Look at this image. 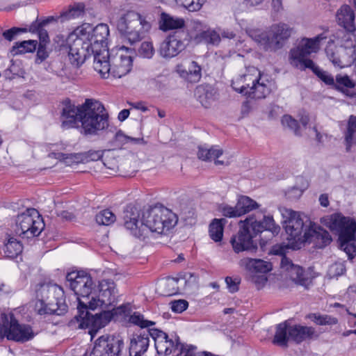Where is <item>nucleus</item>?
I'll return each instance as SVG.
<instances>
[{"label":"nucleus","mask_w":356,"mask_h":356,"mask_svg":"<svg viewBox=\"0 0 356 356\" xmlns=\"http://www.w3.org/2000/svg\"><path fill=\"white\" fill-rule=\"evenodd\" d=\"M143 333H148V338L152 337L156 343V339H165L167 334L161 330L157 329H150L143 331Z\"/></svg>","instance_id":"13d9d810"},{"label":"nucleus","mask_w":356,"mask_h":356,"mask_svg":"<svg viewBox=\"0 0 356 356\" xmlns=\"http://www.w3.org/2000/svg\"><path fill=\"white\" fill-rule=\"evenodd\" d=\"M49 156L51 158H55V159H57L59 160H63V161H65L67 159H68V156H69L68 154L61 153V152H58V153L51 152L49 154Z\"/></svg>","instance_id":"774afa93"},{"label":"nucleus","mask_w":356,"mask_h":356,"mask_svg":"<svg viewBox=\"0 0 356 356\" xmlns=\"http://www.w3.org/2000/svg\"><path fill=\"white\" fill-rule=\"evenodd\" d=\"M38 42L34 40H24L16 42L12 47L10 52L13 55L33 52L37 47Z\"/></svg>","instance_id":"79ce46f5"},{"label":"nucleus","mask_w":356,"mask_h":356,"mask_svg":"<svg viewBox=\"0 0 356 356\" xmlns=\"http://www.w3.org/2000/svg\"><path fill=\"white\" fill-rule=\"evenodd\" d=\"M225 282L229 291L233 293L238 291L241 279L239 277L233 278L232 277H227L225 278Z\"/></svg>","instance_id":"4d7b16f0"},{"label":"nucleus","mask_w":356,"mask_h":356,"mask_svg":"<svg viewBox=\"0 0 356 356\" xmlns=\"http://www.w3.org/2000/svg\"><path fill=\"white\" fill-rule=\"evenodd\" d=\"M355 87V82L347 74H338L334 79L332 89L343 93L346 96L352 97L350 90Z\"/></svg>","instance_id":"7c9ffc66"},{"label":"nucleus","mask_w":356,"mask_h":356,"mask_svg":"<svg viewBox=\"0 0 356 356\" xmlns=\"http://www.w3.org/2000/svg\"><path fill=\"white\" fill-rule=\"evenodd\" d=\"M260 72L254 67H250L247 72L234 79L232 82L233 89L240 93L245 95V92L258 81L260 77Z\"/></svg>","instance_id":"4be33fe9"},{"label":"nucleus","mask_w":356,"mask_h":356,"mask_svg":"<svg viewBox=\"0 0 356 356\" xmlns=\"http://www.w3.org/2000/svg\"><path fill=\"white\" fill-rule=\"evenodd\" d=\"M307 68L310 69L313 72L320 81L324 83L327 86L332 88L335 77H334L332 74L319 67L312 60L307 61Z\"/></svg>","instance_id":"f704fd0d"},{"label":"nucleus","mask_w":356,"mask_h":356,"mask_svg":"<svg viewBox=\"0 0 356 356\" xmlns=\"http://www.w3.org/2000/svg\"><path fill=\"white\" fill-rule=\"evenodd\" d=\"M22 250L21 242L14 237H10L3 247L4 256L10 259L15 258L22 253Z\"/></svg>","instance_id":"e433bc0d"},{"label":"nucleus","mask_w":356,"mask_h":356,"mask_svg":"<svg viewBox=\"0 0 356 356\" xmlns=\"http://www.w3.org/2000/svg\"><path fill=\"white\" fill-rule=\"evenodd\" d=\"M81 133L96 136L109 126L108 114L104 105L95 99H86L82 104Z\"/></svg>","instance_id":"423d86ee"},{"label":"nucleus","mask_w":356,"mask_h":356,"mask_svg":"<svg viewBox=\"0 0 356 356\" xmlns=\"http://www.w3.org/2000/svg\"><path fill=\"white\" fill-rule=\"evenodd\" d=\"M195 95L197 96V99L202 106L204 108L211 106L213 101L211 93L205 92L204 88L202 87H197L195 90Z\"/></svg>","instance_id":"de8ad7c7"},{"label":"nucleus","mask_w":356,"mask_h":356,"mask_svg":"<svg viewBox=\"0 0 356 356\" xmlns=\"http://www.w3.org/2000/svg\"><path fill=\"white\" fill-rule=\"evenodd\" d=\"M303 237V243H313L317 248H323L332 241L331 236L327 231L312 222H309L308 229L305 230Z\"/></svg>","instance_id":"a211bd4d"},{"label":"nucleus","mask_w":356,"mask_h":356,"mask_svg":"<svg viewBox=\"0 0 356 356\" xmlns=\"http://www.w3.org/2000/svg\"><path fill=\"white\" fill-rule=\"evenodd\" d=\"M58 216L62 219L66 220H72L74 218L73 213L67 211H62L58 214Z\"/></svg>","instance_id":"338daca9"},{"label":"nucleus","mask_w":356,"mask_h":356,"mask_svg":"<svg viewBox=\"0 0 356 356\" xmlns=\"http://www.w3.org/2000/svg\"><path fill=\"white\" fill-rule=\"evenodd\" d=\"M170 308L175 313H181L185 311L188 306V302L185 300H177L170 302Z\"/></svg>","instance_id":"5fc2aeb1"},{"label":"nucleus","mask_w":356,"mask_h":356,"mask_svg":"<svg viewBox=\"0 0 356 356\" xmlns=\"http://www.w3.org/2000/svg\"><path fill=\"white\" fill-rule=\"evenodd\" d=\"M227 220L225 218H214L209 225V234L210 238L215 242H220L222 239L224 226Z\"/></svg>","instance_id":"c9c22d12"},{"label":"nucleus","mask_w":356,"mask_h":356,"mask_svg":"<svg viewBox=\"0 0 356 356\" xmlns=\"http://www.w3.org/2000/svg\"><path fill=\"white\" fill-rule=\"evenodd\" d=\"M35 309L40 315H63L67 310L63 288L51 282L40 285L36 291Z\"/></svg>","instance_id":"39448f33"},{"label":"nucleus","mask_w":356,"mask_h":356,"mask_svg":"<svg viewBox=\"0 0 356 356\" xmlns=\"http://www.w3.org/2000/svg\"><path fill=\"white\" fill-rule=\"evenodd\" d=\"M185 22L181 18L174 17L165 13H161L159 19V28L162 31L180 29L184 26Z\"/></svg>","instance_id":"473e14b6"},{"label":"nucleus","mask_w":356,"mask_h":356,"mask_svg":"<svg viewBox=\"0 0 356 356\" xmlns=\"http://www.w3.org/2000/svg\"><path fill=\"white\" fill-rule=\"evenodd\" d=\"M184 49L183 40L175 33L166 37L161 43L159 52L163 58H171L177 56Z\"/></svg>","instance_id":"aec40b11"},{"label":"nucleus","mask_w":356,"mask_h":356,"mask_svg":"<svg viewBox=\"0 0 356 356\" xmlns=\"http://www.w3.org/2000/svg\"><path fill=\"white\" fill-rule=\"evenodd\" d=\"M117 289L115 284L111 280H103L99 284V293L91 296L88 301L79 300L78 314L70 321L72 325L77 323L78 328H89V334L93 338L97 331L108 324L118 313L124 312L123 307L118 308L113 306L116 301Z\"/></svg>","instance_id":"f257e3e1"},{"label":"nucleus","mask_w":356,"mask_h":356,"mask_svg":"<svg viewBox=\"0 0 356 356\" xmlns=\"http://www.w3.org/2000/svg\"><path fill=\"white\" fill-rule=\"evenodd\" d=\"M85 35L86 42L91 43L92 52L102 51L101 48L106 47V40L109 35V29L106 24H99L95 28L89 24H83L74 31V35Z\"/></svg>","instance_id":"4468645a"},{"label":"nucleus","mask_w":356,"mask_h":356,"mask_svg":"<svg viewBox=\"0 0 356 356\" xmlns=\"http://www.w3.org/2000/svg\"><path fill=\"white\" fill-rule=\"evenodd\" d=\"M176 337L175 335V339L172 338L168 339V335L165 339H156L155 343V348L159 355H168L176 349Z\"/></svg>","instance_id":"4c0bfd02"},{"label":"nucleus","mask_w":356,"mask_h":356,"mask_svg":"<svg viewBox=\"0 0 356 356\" xmlns=\"http://www.w3.org/2000/svg\"><path fill=\"white\" fill-rule=\"evenodd\" d=\"M44 227V224L39 212L31 208L17 216L15 232L22 238H31L38 236Z\"/></svg>","instance_id":"9d476101"},{"label":"nucleus","mask_w":356,"mask_h":356,"mask_svg":"<svg viewBox=\"0 0 356 356\" xmlns=\"http://www.w3.org/2000/svg\"><path fill=\"white\" fill-rule=\"evenodd\" d=\"M321 222L338 234L339 241H355L356 222L353 218L334 213L323 218Z\"/></svg>","instance_id":"ddd939ff"},{"label":"nucleus","mask_w":356,"mask_h":356,"mask_svg":"<svg viewBox=\"0 0 356 356\" xmlns=\"http://www.w3.org/2000/svg\"><path fill=\"white\" fill-rule=\"evenodd\" d=\"M176 349L179 350L177 356H200V353L196 351L195 346L181 343L179 337H176Z\"/></svg>","instance_id":"37998d69"},{"label":"nucleus","mask_w":356,"mask_h":356,"mask_svg":"<svg viewBox=\"0 0 356 356\" xmlns=\"http://www.w3.org/2000/svg\"><path fill=\"white\" fill-rule=\"evenodd\" d=\"M208 26L197 20H194L191 22L189 33L191 37L196 42H202V38L208 29Z\"/></svg>","instance_id":"ea45409f"},{"label":"nucleus","mask_w":356,"mask_h":356,"mask_svg":"<svg viewBox=\"0 0 356 356\" xmlns=\"http://www.w3.org/2000/svg\"><path fill=\"white\" fill-rule=\"evenodd\" d=\"M294 33V29L283 22L272 24L268 31L254 35L255 41L266 51L282 49Z\"/></svg>","instance_id":"0eeeda50"},{"label":"nucleus","mask_w":356,"mask_h":356,"mask_svg":"<svg viewBox=\"0 0 356 356\" xmlns=\"http://www.w3.org/2000/svg\"><path fill=\"white\" fill-rule=\"evenodd\" d=\"M136 51L132 47L122 45L109 53L111 76L120 79L127 75L131 70L133 58Z\"/></svg>","instance_id":"f8f14e48"},{"label":"nucleus","mask_w":356,"mask_h":356,"mask_svg":"<svg viewBox=\"0 0 356 356\" xmlns=\"http://www.w3.org/2000/svg\"><path fill=\"white\" fill-rule=\"evenodd\" d=\"M327 56L329 60L332 63V64L334 66L341 67H342L340 58L338 56H337L334 52H330L329 51H327Z\"/></svg>","instance_id":"e2e57ef3"},{"label":"nucleus","mask_w":356,"mask_h":356,"mask_svg":"<svg viewBox=\"0 0 356 356\" xmlns=\"http://www.w3.org/2000/svg\"><path fill=\"white\" fill-rule=\"evenodd\" d=\"M236 235H234L230 240L232 248L235 252L250 250H255L257 248V243L253 238L258 234L264 231L270 232L268 238L277 235L280 231V227L276 225L272 216H264L263 220H257L254 216L247 218Z\"/></svg>","instance_id":"7ed1b4c3"},{"label":"nucleus","mask_w":356,"mask_h":356,"mask_svg":"<svg viewBox=\"0 0 356 356\" xmlns=\"http://www.w3.org/2000/svg\"><path fill=\"white\" fill-rule=\"evenodd\" d=\"M324 39H326V36L323 34H319L314 38H303L298 46L289 52L291 65L300 70L307 69V61L312 60L307 57L318 51L319 42Z\"/></svg>","instance_id":"9b49d317"},{"label":"nucleus","mask_w":356,"mask_h":356,"mask_svg":"<svg viewBox=\"0 0 356 356\" xmlns=\"http://www.w3.org/2000/svg\"><path fill=\"white\" fill-rule=\"evenodd\" d=\"M82 114V104L76 106L68 101L61 114L62 127L65 129L79 127V123L81 124Z\"/></svg>","instance_id":"412c9836"},{"label":"nucleus","mask_w":356,"mask_h":356,"mask_svg":"<svg viewBox=\"0 0 356 356\" xmlns=\"http://www.w3.org/2000/svg\"><path fill=\"white\" fill-rule=\"evenodd\" d=\"M180 76L191 83H197L202 78V67L195 61H189L186 65L178 66Z\"/></svg>","instance_id":"a878e982"},{"label":"nucleus","mask_w":356,"mask_h":356,"mask_svg":"<svg viewBox=\"0 0 356 356\" xmlns=\"http://www.w3.org/2000/svg\"><path fill=\"white\" fill-rule=\"evenodd\" d=\"M46 45L39 44L38 51H37V60H40V62L43 61L48 57V53L46 50Z\"/></svg>","instance_id":"680f3d73"},{"label":"nucleus","mask_w":356,"mask_h":356,"mask_svg":"<svg viewBox=\"0 0 356 356\" xmlns=\"http://www.w3.org/2000/svg\"><path fill=\"white\" fill-rule=\"evenodd\" d=\"M259 207L258 204L248 196H241L235 207L223 205L220 211L222 215L228 218H236L244 215Z\"/></svg>","instance_id":"6ab92c4d"},{"label":"nucleus","mask_w":356,"mask_h":356,"mask_svg":"<svg viewBox=\"0 0 356 356\" xmlns=\"http://www.w3.org/2000/svg\"><path fill=\"white\" fill-rule=\"evenodd\" d=\"M286 213L288 215V220H286L285 225L286 232L291 237L290 239L294 240L300 244L303 243L304 233L305 230L308 229L310 221L307 220L305 222L300 213L293 210H286Z\"/></svg>","instance_id":"f3484780"},{"label":"nucleus","mask_w":356,"mask_h":356,"mask_svg":"<svg viewBox=\"0 0 356 356\" xmlns=\"http://www.w3.org/2000/svg\"><path fill=\"white\" fill-rule=\"evenodd\" d=\"M129 321L134 325H139L142 328L149 327L150 325H154V322L145 320L143 316L136 314L130 316Z\"/></svg>","instance_id":"864d4df0"},{"label":"nucleus","mask_w":356,"mask_h":356,"mask_svg":"<svg viewBox=\"0 0 356 356\" xmlns=\"http://www.w3.org/2000/svg\"><path fill=\"white\" fill-rule=\"evenodd\" d=\"M87 38L85 35H70V40L73 42L70 44L68 53L69 60L71 64L76 67H80L92 54L91 43L86 42Z\"/></svg>","instance_id":"dca6fc26"},{"label":"nucleus","mask_w":356,"mask_h":356,"mask_svg":"<svg viewBox=\"0 0 356 356\" xmlns=\"http://www.w3.org/2000/svg\"><path fill=\"white\" fill-rule=\"evenodd\" d=\"M94 56V69L98 72L103 78L111 76V67L109 52L106 49L97 52H92Z\"/></svg>","instance_id":"393cba45"},{"label":"nucleus","mask_w":356,"mask_h":356,"mask_svg":"<svg viewBox=\"0 0 356 356\" xmlns=\"http://www.w3.org/2000/svg\"><path fill=\"white\" fill-rule=\"evenodd\" d=\"M289 249V247L285 245H274L272 249V252L273 254L280 255L282 257H286L284 254L286 250Z\"/></svg>","instance_id":"052dcab7"},{"label":"nucleus","mask_w":356,"mask_h":356,"mask_svg":"<svg viewBox=\"0 0 356 356\" xmlns=\"http://www.w3.org/2000/svg\"><path fill=\"white\" fill-rule=\"evenodd\" d=\"M154 20V15L149 12L129 10L119 19L117 29L132 45L140 41L150 32Z\"/></svg>","instance_id":"20e7f679"},{"label":"nucleus","mask_w":356,"mask_h":356,"mask_svg":"<svg viewBox=\"0 0 356 356\" xmlns=\"http://www.w3.org/2000/svg\"><path fill=\"white\" fill-rule=\"evenodd\" d=\"M115 145L118 147H122L127 144H144L145 141L143 138H134L124 134V133L119 130L116 132L114 141Z\"/></svg>","instance_id":"a19ab883"},{"label":"nucleus","mask_w":356,"mask_h":356,"mask_svg":"<svg viewBox=\"0 0 356 356\" xmlns=\"http://www.w3.org/2000/svg\"><path fill=\"white\" fill-rule=\"evenodd\" d=\"M220 41L219 34L214 30H211L209 27L202 38V42L213 45L218 44Z\"/></svg>","instance_id":"3c124183"},{"label":"nucleus","mask_w":356,"mask_h":356,"mask_svg":"<svg viewBox=\"0 0 356 356\" xmlns=\"http://www.w3.org/2000/svg\"><path fill=\"white\" fill-rule=\"evenodd\" d=\"M103 156V152L102 151L92 150L88 152V157L92 161H97Z\"/></svg>","instance_id":"0e129e2a"},{"label":"nucleus","mask_w":356,"mask_h":356,"mask_svg":"<svg viewBox=\"0 0 356 356\" xmlns=\"http://www.w3.org/2000/svg\"><path fill=\"white\" fill-rule=\"evenodd\" d=\"M280 265L282 268L288 271L289 276L294 282L302 286L307 284V279L301 266L293 264L286 257H282Z\"/></svg>","instance_id":"b1692460"},{"label":"nucleus","mask_w":356,"mask_h":356,"mask_svg":"<svg viewBox=\"0 0 356 356\" xmlns=\"http://www.w3.org/2000/svg\"><path fill=\"white\" fill-rule=\"evenodd\" d=\"M26 31V29L13 27L8 30L5 31L2 35L6 40L8 41H12L17 35H19L21 33H24Z\"/></svg>","instance_id":"6e6d98bb"},{"label":"nucleus","mask_w":356,"mask_h":356,"mask_svg":"<svg viewBox=\"0 0 356 356\" xmlns=\"http://www.w3.org/2000/svg\"><path fill=\"white\" fill-rule=\"evenodd\" d=\"M86 12V6L83 2L74 3L67 10L63 11L60 17L63 19H70L83 17Z\"/></svg>","instance_id":"58836bf2"},{"label":"nucleus","mask_w":356,"mask_h":356,"mask_svg":"<svg viewBox=\"0 0 356 356\" xmlns=\"http://www.w3.org/2000/svg\"><path fill=\"white\" fill-rule=\"evenodd\" d=\"M282 124L284 127L293 131L296 135H300L298 121L292 118L291 115H284L282 119Z\"/></svg>","instance_id":"8fccbe9b"},{"label":"nucleus","mask_w":356,"mask_h":356,"mask_svg":"<svg viewBox=\"0 0 356 356\" xmlns=\"http://www.w3.org/2000/svg\"><path fill=\"white\" fill-rule=\"evenodd\" d=\"M318 337V334L313 327L290 325L287 321H284L277 325L273 343L280 346H286L289 340L300 343Z\"/></svg>","instance_id":"6e6552de"},{"label":"nucleus","mask_w":356,"mask_h":356,"mask_svg":"<svg viewBox=\"0 0 356 356\" xmlns=\"http://www.w3.org/2000/svg\"><path fill=\"white\" fill-rule=\"evenodd\" d=\"M355 241L339 240V246L348 255L349 259H353L356 255V246Z\"/></svg>","instance_id":"09e8293b"},{"label":"nucleus","mask_w":356,"mask_h":356,"mask_svg":"<svg viewBox=\"0 0 356 356\" xmlns=\"http://www.w3.org/2000/svg\"><path fill=\"white\" fill-rule=\"evenodd\" d=\"M310 318L319 325H333L338 323L337 318L327 314H312L310 315Z\"/></svg>","instance_id":"c03bdc74"},{"label":"nucleus","mask_w":356,"mask_h":356,"mask_svg":"<svg viewBox=\"0 0 356 356\" xmlns=\"http://www.w3.org/2000/svg\"><path fill=\"white\" fill-rule=\"evenodd\" d=\"M6 332L8 339L15 341L24 342L33 337L32 329L29 325H20L18 322L10 317V325Z\"/></svg>","instance_id":"5701e85b"},{"label":"nucleus","mask_w":356,"mask_h":356,"mask_svg":"<svg viewBox=\"0 0 356 356\" xmlns=\"http://www.w3.org/2000/svg\"><path fill=\"white\" fill-rule=\"evenodd\" d=\"M29 31L33 33H37L40 39V44L46 45L49 41V35L47 31L44 27L38 24V21H35L31 24L29 28Z\"/></svg>","instance_id":"49530a36"},{"label":"nucleus","mask_w":356,"mask_h":356,"mask_svg":"<svg viewBox=\"0 0 356 356\" xmlns=\"http://www.w3.org/2000/svg\"><path fill=\"white\" fill-rule=\"evenodd\" d=\"M95 220L99 225L108 226L115 221L116 217L110 210L104 209L96 215Z\"/></svg>","instance_id":"a18cd8bd"},{"label":"nucleus","mask_w":356,"mask_h":356,"mask_svg":"<svg viewBox=\"0 0 356 356\" xmlns=\"http://www.w3.org/2000/svg\"><path fill=\"white\" fill-rule=\"evenodd\" d=\"M124 347V341L119 337L105 334L94 343L89 356H119Z\"/></svg>","instance_id":"2eb2a0df"},{"label":"nucleus","mask_w":356,"mask_h":356,"mask_svg":"<svg viewBox=\"0 0 356 356\" xmlns=\"http://www.w3.org/2000/svg\"><path fill=\"white\" fill-rule=\"evenodd\" d=\"M139 54L147 58H150L154 54V49L151 42H143L138 49Z\"/></svg>","instance_id":"603ef678"},{"label":"nucleus","mask_w":356,"mask_h":356,"mask_svg":"<svg viewBox=\"0 0 356 356\" xmlns=\"http://www.w3.org/2000/svg\"><path fill=\"white\" fill-rule=\"evenodd\" d=\"M241 266L251 273H266L272 270V264L259 259L243 258L240 261Z\"/></svg>","instance_id":"bb28decb"},{"label":"nucleus","mask_w":356,"mask_h":356,"mask_svg":"<svg viewBox=\"0 0 356 356\" xmlns=\"http://www.w3.org/2000/svg\"><path fill=\"white\" fill-rule=\"evenodd\" d=\"M123 218L125 228L134 236L142 240L147 238L149 232L165 234L178 221L177 215L163 206L143 211L141 218L136 207H127L124 211Z\"/></svg>","instance_id":"f03ea898"},{"label":"nucleus","mask_w":356,"mask_h":356,"mask_svg":"<svg viewBox=\"0 0 356 356\" xmlns=\"http://www.w3.org/2000/svg\"><path fill=\"white\" fill-rule=\"evenodd\" d=\"M66 285L74 291L77 296L78 306L79 300L88 301L90 296L95 293L96 285L91 275L83 270L72 271L68 273L65 277Z\"/></svg>","instance_id":"1a4fd4ad"},{"label":"nucleus","mask_w":356,"mask_h":356,"mask_svg":"<svg viewBox=\"0 0 356 356\" xmlns=\"http://www.w3.org/2000/svg\"><path fill=\"white\" fill-rule=\"evenodd\" d=\"M149 338L148 333H140L135 335L130 342L129 355L141 356L144 354L149 347Z\"/></svg>","instance_id":"c85d7f7f"},{"label":"nucleus","mask_w":356,"mask_h":356,"mask_svg":"<svg viewBox=\"0 0 356 356\" xmlns=\"http://www.w3.org/2000/svg\"><path fill=\"white\" fill-rule=\"evenodd\" d=\"M337 18L339 24L346 31L353 32L355 30V13L350 6L347 5L342 6L337 12Z\"/></svg>","instance_id":"c756f323"},{"label":"nucleus","mask_w":356,"mask_h":356,"mask_svg":"<svg viewBox=\"0 0 356 356\" xmlns=\"http://www.w3.org/2000/svg\"><path fill=\"white\" fill-rule=\"evenodd\" d=\"M223 153L222 149L217 148L216 147H211L210 148H207L205 147H199L197 157L199 159L202 160L204 161H214L216 165H223L224 161L218 160Z\"/></svg>","instance_id":"2f4dec72"},{"label":"nucleus","mask_w":356,"mask_h":356,"mask_svg":"<svg viewBox=\"0 0 356 356\" xmlns=\"http://www.w3.org/2000/svg\"><path fill=\"white\" fill-rule=\"evenodd\" d=\"M270 81L260 76L258 81L253 84L248 92H245V95L251 99H264L270 93Z\"/></svg>","instance_id":"cd10ccee"},{"label":"nucleus","mask_w":356,"mask_h":356,"mask_svg":"<svg viewBox=\"0 0 356 356\" xmlns=\"http://www.w3.org/2000/svg\"><path fill=\"white\" fill-rule=\"evenodd\" d=\"M130 105L138 110H140L143 112H145L148 110L147 107L145 105V103L143 102H132L130 103Z\"/></svg>","instance_id":"69168bd1"},{"label":"nucleus","mask_w":356,"mask_h":356,"mask_svg":"<svg viewBox=\"0 0 356 356\" xmlns=\"http://www.w3.org/2000/svg\"><path fill=\"white\" fill-rule=\"evenodd\" d=\"M182 6L189 12L198 11L202 7L200 1H184Z\"/></svg>","instance_id":"bf43d9fd"},{"label":"nucleus","mask_w":356,"mask_h":356,"mask_svg":"<svg viewBox=\"0 0 356 356\" xmlns=\"http://www.w3.org/2000/svg\"><path fill=\"white\" fill-rule=\"evenodd\" d=\"M346 149L347 152L350 150L353 145H356V116L350 115L346 129L343 133Z\"/></svg>","instance_id":"72a5a7b5"}]
</instances>
